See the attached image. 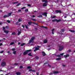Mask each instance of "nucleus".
I'll use <instances>...</instances> for the list:
<instances>
[{
  "label": "nucleus",
  "instance_id": "nucleus-32",
  "mask_svg": "<svg viewBox=\"0 0 75 75\" xmlns=\"http://www.w3.org/2000/svg\"><path fill=\"white\" fill-rule=\"evenodd\" d=\"M6 21L8 22V23H11L10 21V20H7Z\"/></svg>",
  "mask_w": 75,
  "mask_h": 75
},
{
  "label": "nucleus",
  "instance_id": "nucleus-31",
  "mask_svg": "<svg viewBox=\"0 0 75 75\" xmlns=\"http://www.w3.org/2000/svg\"><path fill=\"white\" fill-rule=\"evenodd\" d=\"M32 41L31 40H30L29 41V42H28V44H30V43H31L32 42Z\"/></svg>",
  "mask_w": 75,
  "mask_h": 75
},
{
  "label": "nucleus",
  "instance_id": "nucleus-26",
  "mask_svg": "<svg viewBox=\"0 0 75 75\" xmlns=\"http://www.w3.org/2000/svg\"><path fill=\"white\" fill-rule=\"evenodd\" d=\"M13 54H14V55H16V51H14L13 52Z\"/></svg>",
  "mask_w": 75,
  "mask_h": 75
},
{
  "label": "nucleus",
  "instance_id": "nucleus-9",
  "mask_svg": "<svg viewBox=\"0 0 75 75\" xmlns=\"http://www.w3.org/2000/svg\"><path fill=\"white\" fill-rule=\"evenodd\" d=\"M47 6V4L46 3H44L43 4V7H46Z\"/></svg>",
  "mask_w": 75,
  "mask_h": 75
},
{
  "label": "nucleus",
  "instance_id": "nucleus-17",
  "mask_svg": "<svg viewBox=\"0 0 75 75\" xmlns=\"http://www.w3.org/2000/svg\"><path fill=\"white\" fill-rule=\"evenodd\" d=\"M11 14H12V13L11 12L10 13H9L8 14V17H9V16H11Z\"/></svg>",
  "mask_w": 75,
  "mask_h": 75
},
{
  "label": "nucleus",
  "instance_id": "nucleus-36",
  "mask_svg": "<svg viewBox=\"0 0 75 75\" xmlns=\"http://www.w3.org/2000/svg\"><path fill=\"white\" fill-rule=\"evenodd\" d=\"M22 21L21 20V19H19L18 20V21L19 22H21V21Z\"/></svg>",
  "mask_w": 75,
  "mask_h": 75
},
{
  "label": "nucleus",
  "instance_id": "nucleus-51",
  "mask_svg": "<svg viewBox=\"0 0 75 75\" xmlns=\"http://www.w3.org/2000/svg\"><path fill=\"white\" fill-rule=\"evenodd\" d=\"M3 30H5L6 29H5V27H3Z\"/></svg>",
  "mask_w": 75,
  "mask_h": 75
},
{
  "label": "nucleus",
  "instance_id": "nucleus-39",
  "mask_svg": "<svg viewBox=\"0 0 75 75\" xmlns=\"http://www.w3.org/2000/svg\"><path fill=\"white\" fill-rule=\"evenodd\" d=\"M61 31L62 32H64L65 31V30L64 29H61Z\"/></svg>",
  "mask_w": 75,
  "mask_h": 75
},
{
  "label": "nucleus",
  "instance_id": "nucleus-59",
  "mask_svg": "<svg viewBox=\"0 0 75 75\" xmlns=\"http://www.w3.org/2000/svg\"><path fill=\"white\" fill-rule=\"evenodd\" d=\"M53 74V73L51 72L50 74H49V75H52Z\"/></svg>",
  "mask_w": 75,
  "mask_h": 75
},
{
  "label": "nucleus",
  "instance_id": "nucleus-62",
  "mask_svg": "<svg viewBox=\"0 0 75 75\" xmlns=\"http://www.w3.org/2000/svg\"><path fill=\"white\" fill-rule=\"evenodd\" d=\"M35 29L36 30V31H37V30H38V29L37 28H35Z\"/></svg>",
  "mask_w": 75,
  "mask_h": 75
},
{
  "label": "nucleus",
  "instance_id": "nucleus-43",
  "mask_svg": "<svg viewBox=\"0 0 75 75\" xmlns=\"http://www.w3.org/2000/svg\"><path fill=\"white\" fill-rule=\"evenodd\" d=\"M71 51H71V50H68V52H71Z\"/></svg>",
  "mask_w": 75,
  "mask_h": 75
},
{
  "label": "nucleus",
  "instance_id": "nucleus-11",
  "mask_svg": "<svg viewBox=\"0 0 75 75\" xmlns=\"http://www.w3.org/2000/svg\"><path fill=\"white\" fill-rule=\"evenodd\" d=\"M16 75H21V73L20 72H18L16 73Z\"/></svg>",
  "mask_w": 75,
  "mask_h": 75
},
{
  "label": "nucleus",
  "instance_id": "nucleus-52",
  "mask_svg": "<svg viewBox=\"0 0 75 75\" xmlns=\"http://www.w3.org/2000/svg\"><path fill=\"white\" fill-rule=\"evenodd\" d=\"M22 27H23V28H24V27H25V26L24 25H22Z\"/></svg>",
  "mask_w": 75,
  "mask_h": 75
},
{
  "label": "nucleus",
  "instance_id": "nucleus-42",
  "mask_svg": "<svg viewBox=\"0 0 75 75\" xmlns=\"http://www.w3.org/2000/svg\"><path fill=\"white\" fill-rule=\"evenodd\" d=\"M60 55H61V56H63V55H64V53H62L60 54Z\"/></svg>",
  "mask_w": 75,
  "mask_h": 75
},
{
  "label": "nucleus",
  "instance_id": "nucleus-61",
  "mask_svg": "<svg viewBox=\"0 0 75 75\" xmlns=\"http://www.w3.org/2000/svg\"><path fill=\"white\" fill-rule=\"evenodd\" d=\"M48 66L49 67H51V65H49V64H48Z\"/></svg>",
  "mask_w": 75,
  "mask_h": 75
},
{
  "label": "nucleus",
  "instance_id": "nucleus-2",
  "mask_svg": "<svg viewBox=\"0 0 75 75\" xmlns=\"http://www.w3.org/2000/svg\"><path fill=\"white\" fill-rule=\"evenodd\" d=\"M30 51H31V50H26L23 53V55H27V54H28V52H30Z\"/></svg>",
  "mask_w": 75,
  "mask_h": 75
},
{
  "label": "nucleus",
  "instance_id": "nucleus-10",
  "mask_svg": "<svg viewBox=\"0 0 75 75\" xmlns=\"http://www.w3.org/2000/svg\"><path fill=\"white\" fill-rule=\"evenodd\" d=\"M42 55L43 56H45V55H46V54L45 53V52H42Z\"/></svg>",
  "mask_w": 75,
  "mask_h": 75
},
{
  "label": "nucleus",
  "instance_id": "nucleus-40",
  "mask_svg": "<svg viewBox=\"0 0 75 75\" xmlns=\"http://www.w3.org/2000/svg\"><path fill=\"white\" fill-rule=\"evenodd\" d=\"M28 11V9H27L25 10V11L26 12H27Z\"/></svg>",
  "mask_w": 75,
  "mask_h": 75
},
{
  "label": "nucleus",
  "instance_id": "nucleus-1",
  "mask_svg": "<svg viewBox=\"0 0 75 75\" xmlns=\"http://www.w3.org/2000/svg\"><path fill=\"white\" fill-rule=\"evenodd\" d=\"M59 50L60 51H61L64 48V46L63 45H59Z\"/></svg>",
  "mask_w": 75,
  "mask_h": 75
},
{
  "label": "nucleus",
  "instance_id": "nucleus-55",
  "mask_svg": "<svg viewBox=\"0 0 75 75\" xmlns=\"http://www.w3.org/2000/svg\"><path fill=\"white\" fill-rule=\"evenodd\" d=\"M32 17H33V18H34V17H35V16H34V15H33L32 16Z\"/></svg>",
  "mask_w": 75,
  "mask_h": 75
},
{
  "label": "nucleus",
  "instance_id": "nucleus-41",
  "mask_svg": "<svg viewBox=\"0 0 75 75\" xmlns=\"http://www.w3.org/2000/svg\"><path fill=\"white\" fill-rule=\"evenodd\" d=\"M25 28H26V29H28V26H27L26 25H25Z\"/></svg>",
  "mask_w": 75,
  "mask_h": 75
},
{
  "label": "nucleus",
  "instance_id": "nucleus-38",
  "mask_svg": "<svg viewBox=\"0 0 75 75\" xmlns=\"http://www.w3.org/2000/svg\"><path fill=\"white\" fill-rule=\"evenodd\" d=\"M4 52V51L3 50H2L0 52V54H3Z\"/></svg>",
  "mask_w": 75,
  "mask_h": 75
},
{
  "label": "nucleus",
  "instance_id": "nucleus-4",
  "mask_svg": "<svg viewBox=\"0 0 75 75\" xmlns=\"http://www.w3.org/2000/svg\"><path fill=\"white\" fill-rule=\"evenodd\" d=\"M55 11L56 12V13H57V14H58V13H62V12H61V10H57Z\"/></svg>",
  "mask_w": 75,
  "mask_h": 75
},
{
  "label": "nucleus",
  "instance_id": "nucleus-13",
  "mask_svg": "<svg viewBox=\"0 0 75 75\" xmlns=\"http://www.w3.org/2000/svg\"><path fill=\"white\" fill-rule=\"evenodd\" d=\"M35 37L34 36L32 37L31 38V41H33L34 40V39H35Z\"/></svg>",
  "mask_w": 75,
  "mask_h": 75
},
{
  "label": "nucleus",
  "instance_id": "nucleus-3",
  "mask_svg": "<svg viewBox=\"0 0 75 75\" xmlns=\"http://www.w3.org/2000/svg\"><path fill=\"white\" fill-rule=\"evenodd\" d=\"M1 65L2 67H4L6 65V63L5 62H3L1 64Z\"/></svg>",
  "mask_w": 75,
  "mask_h": 75
},
{
  "label": "nucleus",
  "instance_id": "nucleus-19",
  "mask_svg": "<svg viewBox=\"0 0 75 75\" xmlns=\"http://www.w3.org/2000/svg\"><path fill=\"white\" fill-rule=\"evenodd\" d=\"M28 56H30V57H32L33 55L31 54V53H30L29 54H28Z\"/></svg>",
  "mask_w": 75,
  "mask_h": 75
},
{
  "label": "nucleus",
  "instance_id": "nucleus-5",
  "mask_svg": "<svg viewBox=\"0 0 75 75\" xmlns=\"http://www.w3.org/2000/svg\"><path fill=\"white\" fill-rule=\"evenodd\" d=\"M47 12H44L42 14V15L43 16H45L46 17H47Z\"/></svg>",
  "mask_w": 75,
  "mask_h": 75
},
{
  "label": "nucleus",
  "instance_id": "nucleus-58",
  "mask_svg": "<svg viewBox=\"0 0 75 75\" xmlns=\"http://www.w3.org/2000/svg\"><path fill=\"white\" fill-rule=\"evenodd\" d=\"M47 62H46V63H44V64L43 65H45V64H47Z\"/></svg>",
  "mask_w": 75,
  "mask_h": 75
},
{
  "label": "nucleus",
  "instance_id": "nucleus-35",
  "mask_svg": "<svg viewBox=\"0 0 75 75\" xmlns=\"http://www.w3.org/2000/svg\"><path fill=\"white\" fill-rule=\"evenodd\" d=\"M45 3H47H47H48V1L45 0Z\"/></svg>",
  "mask_w": 75,
  "mask_h": 75
},
{
  "label": "nucleus",
  "instance_id": "nucleus-28",
  "mask_svg": "<svg viewBox=\"0 0 75 75\" xmlns=\"http://www.w3.org/2000/svg\"><path fill=\"white\" fill-rule=\"evenodd\" d=\"M25 44L24 43H22L21 44V46H24V45H25Z\"/></svg>",
  "mask_w": 75,
  "mask_h": 75
},
{
  "label": "nucleus",
  "instance_id": "nucleus-14",
  "mask_svg": "<svg viewBox=\"0 0 75 75\" xmlns=\"http://www.w3.org/2000/svg\"><path fill=\"white\" fill-rule=\"evenodd\" d=\"M53 73L54 74H58V73H59V72H58V71H54L53 72Z\"/></svg>",
  "mask_w": 75,
  "mask_h": 75
},
{
  "label": "nucleus",
  "instance_id": "nucleus-33",
  "mask_svg": "<svg viewBox=\"0 0 75 75\" xmlns=\"http://www.w3.org/2000/svg\"><path fill=\"white\" fill-rule=\"evenodd\" d=\"M35 58H36V59H38L39 57H38L36 56L35 57Z\"/></svg>",
  "mask_w": 75,
  "mask_h": 75
},
{
  "label": "nucleus",
  "instance_id": "nucleus-49",
  "mask_svg": "<svg viewBox=\"0 0 75 75\" xmlns=\"http://www.w3.org/2000/svg\"><path fill=\"white\" fill-rule=\"evenodd\" d=\"M28 7H31V5H30V4H28Z\"/></svg>",
  "mask_w": 75,
  "mask_h": 75
},
{
  "label": "nucleus",
  "instance_id": "nucleus-29",
  "mask_svg": "<svg viewBox=\"0 0 75 75\" xmlns=\"http://www.w3.org/2000/svg\"><path fill=\"white\" fill-rule=\"evenodd\" d=\"M21 33V31H19L18 33V35H20Z\"/></svg>",
  "mask_w": 75,
  "mask_h": 75
},
{
  "label": "nucleus",
  "instance_id": "nucleus-25",
  "mask_svg": "<svg viewBox=\"0 0 75 75\" xmlns=\"http://www.w3.org/2000/svg\"><path fill=\"white\" fill-rule=\"evenodd\" d=\"M28 69H31V67L30 66H29L27 67Z\"/></svg>",
  "mask_w": 75,
  "mask_h": 75
},
{
  "label": "nucleus",
  "instance_id": "nucleus-8",
  "mask_svg": "<svg viewBox=\"0 0 75 75\" xmlns=\"http://www.w3.org/2000/svg\"><path fill=\"white\" fill-rule=\"evenodd\" d=\"M64 57L65 58H67V57H69V54H67L66 55H64Z\"/></svg>",
  "mask_w": 75,
  "mask_h": 75
},
{
  "label": "nucleus",
  "instance_id": "nucleus-56",
  "mask_svg": "<svg viewBox=\"0 0 75 75\" xmlns=\"http://www.w3.org/2000/svg\"><path fill=\"white\" fill-rule=\"evenodd\" d=\"M12 51H14L15 50V48H13L12 49Z\"/></svg>",
  "mask_w": 75,
  "mask_h": 75
},
{
  "label": "nucleus",
  "instance_id": "nucleus-64",
  "mask_svg": "<svg viewBox=\"0 0 75 75\" xmlns=\"http://www.w3.org/2000/svg\"><path fill=\"white\" fill-rule=\"evenodd\" d=\"M14 65H18V63H15L14 64Z\"/></svg>",
  "mask_w": 75,
  "mask_h": 75
},
{
  "label": "nucleus",
  "instance_id": "nucleus-16",
  "mask_svg": "<svg viewBox=\"0 0 75 75\" xmlns=\"http://www.w3.org/2000/svg\"><path fill=\"white\" fill-rule=\"evenodd\" d=\"M47 42H48V40H45L44 41V43H47Z\"/></svg>",
  "mask_w": 75,
  "mask_h": 75
},
{
  "label": "nucleus",
  "instance_id": "nucleus-63",
  "mask_svg": "<svg viewBox=\"0 0 75 75\" xmlns=\"http://www.w3.org/2000/svg\"><path fill=\"white\" fill-rule=\"evenodd\" d=\"M21 44V43H20V42H18V45H20Z\"/></svg>",
  "mask_w": 75,
  "mask_h": 75
},
{
  "label": "nucleus",
  "instance_id": "nucleus-60",
  "mask_svg": "<svg viewBox=\"0 0 75 75\" xmlns=\"http://www.w3.org/2000/svg\"><path fill=\"white\" fill-rule=\"evenodd\" d=\"M5 28H8V27L7 26H6L5 27Z\"/></svg>",
  "mask_w": 75,
  "mask_h": 75
},
{
  "label": "nucleus",
  "instance_id": "nucleus-6",
  "mask_svg": "<svg viewBox=\"0 0 75 75\" xmlns=\"http://www.w3.org/2000/svg\"><path fill=\"white\" fill-rule=\"evenodd\" d=\"M40 49H39V48L36 47L35 48V50H34V52H35V51H37V50H39Z\"/></svg>",
  "mask_w": 75,
  "mask_h": 75
},
{
  "label": "nucleus",
  "instance_id": "nucleus-12",
  "mask_svg": "<svg viewBox=\"0 0 75 75\" xmlns=\"http://www.w3.org/2000/svg\"><path fill=\"white\" fill-rule=\"evenodd\" d=\"M8 16L7 15H5L3 17H4V18H6L7 17H8Z\"/></svg>",
  "mask_w": 75,
  "mask_h": 75
},
{
  "label": "nucleus",
  "instance_id": "nucleus-21",
  "mask_svg": "<svg viewBox=\"0 0 75 75\" xmlns=\"http://www.w3.org/2000/svg\"><path fill=\"white\" fill-rule=\"evenodd\" d=\"M33 23L32 22H31V21L29 22H28V24L29 25H31V23Z\"/></svg>",
  "mask_w": 75,
  "mask_h": 75
},
{
  "label": "nucleus",
  "instance_id": "nucleus-46",
  "mask_svg": "<svg viewBox=\"0 0 75 75\" xmlns=\"http://www.w3.org/2000/svg\"><path fill=\"white\" fill-rule=\"evenodd\" d=\"M24 8H25V7H23L21 8V9L23 10V9H24Z\"/></svg>",
  "mask_w": 75,
  "mask_h": 75
},
{
  "label": "nucleus",
  "instance_id": "nucleus-18",
  "mask_svg": "<svg viewBox=\"0 0 75 75\" xmlns=\"http://www.w3.org/2000/svg\"><path fill=\"white\" fill-rule=\"evenodd\" d=\"M69 31H70V32H71V33L75 32V31L74 30H69Z\"/></svg>",
  "mask_w": 75,
  "mask_h": 75
},
{
  "label": "nucleus",
  "instance_id": "nucleus-48",
  "mask_svg": "<svg viewBox=\"0 0 75 75\" xmlns=\"http://www.w3.org/2000/svg\"><path fill=\"white\" fill-rule=\"evenodd\" d=\"M56 17V16H54L52 17V18H55Z\"/></svg>",
  "mask_w": 75,
  "mask_h": 75
},
{
  "label": "nucleus",
  "instance_id": "nucleus-23",
  "mask_svg": "<svg viewBox=\"0 0 75 75\" xmlns=\"http://www.w3.org/2000/svg\"><path fill=\"white\" fill-rule=\"evenodd\" d=\"M53 22H55V21H57V19H55L52 20Z\"/></svg>",
  "mask_w": 75,
  "mask_h": 75
},
{
  "label": "nucleus",
  "instance_id": "nucleus-50",
  "mask_svg": "<svg viewBox=\"0 0 75 75\" xmlns=\"http://www.w3.org/2000/svg\"><path fill=\"white\" fill-rule=\"evenodd\" d=\"M18 11V12H20V11H21V9H19Z\"/></svg>",
  "mask_w": 75,
  "mask_h": 75
},
{
  "label": "nucleus",
  "instance_id": "nucleus-47",
  "mask_svg": "<svg viewBox=\"0 0 75 75\" xmlns=\"http://www.w3.org/2000/svg\"><path fill=\"white\" fill-rule=\"evenodd\" d=\"M32 20L33 21H37V20H35V19H32Z\"/></svg>",
  "mask_w": 75,
  "mask_h": 75
},
{
  "label": "nucleus",
  "instance_id": "nucleus-37",
  "mask_svg": "<svg viewBox=\"0 0 75 75\" xmlns=\"http://www.w3.org/2000/svg\"><path fill=\"white\" fill-rule=\"evenodd\" d=\"M20 4H21L18 3V4H17L16 5V6H20Z\"/></svg>",
  "mask_w": 75,
  "mask_h": 75
},
{
  "label": "nucleus",
  "instance_id": "nucleus-24",
  "mask_svg": "<svg viewBox=\"0 0 75 75\" xmlns=\"http://www.w3.org/2000/svg\"><path fill=\"white\" fill-rule=\"evenodd\" d=\"M61 58H57V61H59V60H61Z\"/></svg>",
  "mask_w": 75,
  "mask_h": 75
},
{
  "label": "nucleus",
  "instance_id": "nucleus-53",
  "mask_svg": "<svg viewBox=\"0 0 75 75\" xmlns=\"http://www.w3.org/2000/svg\"><path fill=\"white\" fill-rule=\"evenodd\" d=\"M32 72H35V71L34 70H32Z\"/></svg>",
  "mask_w": 75,
  "mask_h": 75
},
{
  "label": "nucleus",
  "instance_id": "nucleus-57",
  "mask_svg": "<svg viewBox=\"0 0 75 75\" xmlns=\"http://www.w3.org/2000/svg\"><path fill=\"white\" fill-rule=\"evenodd\" d=\"M36 74H37V75H39V72H37V73H36Z\"/></svg>",
  "mask_w": 75,
  "mask_h": 75
},
{
  "label": "nucleus",
  "instance_id": "nucleus-30",
  "mask_svg": "<svg viewBox=\"0 0 75 75\" xmlns=\"http://www.w3.org/2000/svg\"><path fill=\"white\" fill-rule=\"evenodd\" d=\"M14 44V43L13 42H12L10 43V45H13V44Z\"/></svg>",
  "mask_w": 75,
  "mask_h": 75
},
{
  "label": "nucleus",
  "instance_id": "nucleus-34",
  "mask_svg": "<svg viewBox=\"0 0 75 75\" xmlns=\"http://www.w3.org/2000/svg\"><path fill=\"white\" fill-rule=\"evenodd\" d=\"M56 56L57 57H61V55H60H60L59 54Z\"/></svg>",
  "mask_w": 75,
  "mask_h": 75
},
{
  "label": "nucleus",
  "instance_id": "nucleus-15",
  "mask_svg": "<svg viewBox=\"0 0 75 75\" xmlns=\"http://www.w3.org/2000/svg\"><path fill=\"white\" fill-rule=\"evenodd\" d=\"M4 33H6V34H8L9 32L8 30H4Z\"/></svg>",
  "mask_w": 75,
  "mask_h": 75
},
{
  "label": "nucleus",
  "instance_id": "nucleus-45",
  "mask_svg": "<svg viewBox=\"0 0 75 75\" xmlns=\"http://www.w3.org/2000/svg\"><path fill=\"white\" fill-rule=\"evenodd\" d=\"M23 66H20V68L21 69L23 68Z\"/></svg>",
  "mask_w": 75,
  "mask_h": 75
},
{
  "label": "nucleus",
  "instance_id": "nucleus-44",
  "mask_svg": "<svg viewBox=\"0 0 75 75\" xmlns=\"http://www.w3.org/2000/svg\"><path fill=\"white\" fill-rule=\"evenodd\" d=\"M32 71V69H29V72H31V71Z\"/></svg>",
  "mask_w": 75,
  "mask_h": 75
},
{
  "label": "nucleus",
  "instance_id": "nucleus-27",
  "mask_svg": "<svg viewBox=\"0 0 75 75\" xmlns=\"http://www.w3.org/2000/svg\"><path fill=\"white\" fill-rule=\"evenodd\" d=\"M38 17H39V18L42 17V15H40V16H38Z\"/></svg>",
  "mask_w": 75,
  "mask_h": 75
},
{
  "label": "nucleus",
  "instance_id": "nucleus-7",
  "mask_svg": "<svg viewBox=\"0 0 75 75\" xmlns=\"http://www.w3.org/2000/svg\"><path fill=\"white\" fill-rule=\"evenodd\" d=\"M62 20H61V19H59V20H58L56 19V22L57 23H59V22H60L61 21H62Z\"/></svg>",
  "mask_w": 75,
  "mask_h": 75
},
{
  "label": "nucleus",
  "instance_id": "nucleus-54",
  "mask_svg": "<svg viewBox=\"0 0 75 75\" xmlns=\"http://www.w3.org/2000/svg\"><path fill=\"white\" fill-rule=\"evenodd\" d=\"M3 45V43H1L0 44V46H2Z\"/></svg>",
  "mask_w": 75,
  "mask_h": 75
},
{
  "label": "nucleus",
  "instance_id": "nucleus-20",
  "mask_svg": "<svg viewBox=\"0 0 75 75\" xmlns=\"http://www.w3.org/2000/svg\"><path fill=\"white\" fill-rule=\"evenodd\" d=\"M42 28H46V29H47L48 28L45 26H41Z\"/></svg>",
  "mask_w": 75,
  "mask_h": 75
},
{
  "label": "nucleus",
  "instance_id": "nucleus-22",
  "mask_svg": "<svg viewBox=\"0 0 75 75\" xmlns=\"http://www.w3.org/2000/svg\"><path fill=\"white\" fill-rule=\"evenodd\" d=\"M16 33L13 32L11 34V35H16Z\"/></svg>",
  "mask_w": 75,
  "mask_h": 75
}]
</instances>
